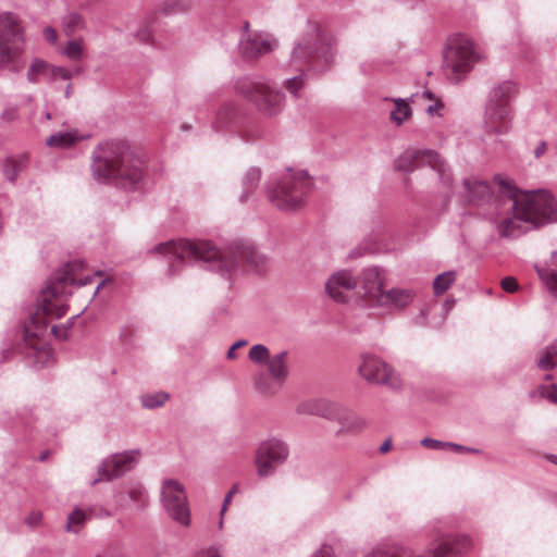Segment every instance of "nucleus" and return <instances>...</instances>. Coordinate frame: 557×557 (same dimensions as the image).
Here are the masks:
<instances>
[{
    "label": "nucleus",
    "instance_id": "nucleus-39",
    "mask_svg": "<svg viewBox=\"0 0 557 557\" xmlns=\"http://www.w3.org/2000/svg\"><path fill=\"white\" fill-rule=\"evenodd\" d=\"M128 496L138 508H144L148 502V495L141 484H134L128 490Z\"/></svg>",
    "mask_w": 557,
    "mask_h": 557
},
{
    "label": "nucleus",
    "instance_id": "nucleus-7",
    "mask_svg": "<svg viewBox=\"0 0 557 557\" xmlns=\"http://www.w3.org/2000/svg\"><path fill=\"white\" fill-rule=\"evenodd\" d=\"M24 28L17 15L0 13V70L20 72L24 67Z\"/></svg>",
    "mask_w": 557,
    "mask_h": 557
},
{
    "label": "nucleus",
    "instance_id": "nucleus-11",
    "mask_svg": "<svg viewBox=\"0 0 557 557\" xmlns=\"http://www.w3.org/2000/svg\"><path fill=\"white\" fill-rule=\"evenodd\" d=\"M471 548L472 541L467 535L442 534L421 552L408 546H399L398 557H458Z\"/></svg>",
    "mask_w": 557,
    "mask_h": 557
},
{
    "label": "nucleus",
    "instance_id": "nucleus-10",
    "mask_svg": "<svg viewBox=\"0 0 557 557\" xmlns=\"http://www.w3.org/2000/svg\"><path fill=\"white\" fill-rule=\"evenodd\" d=\"M235 90L250 100L263 115L274 116L283 109L284 95L267 82L243 77L236 81Z\"/></svg>",
    "mask_w": 557,
    "mask_h": 557
},
{
    "label": "nucleus",
    "instance_id": "nucleus-24",
    "mask_svg": "<svg viewBox=\"0 0 557 557\" xmlns=\"http://www.w3.org/2000/svg\"><path fill=\"white\" fill-rule=\"evenodd\" d=\"M536 271L547 289L557 298V252L552 253L545 265H537Z\"/></svg>",
    "mask_w": 557,
    "mask_h": 557
},
{
    "label": "nucleus",
    "instance_id": "nucleus-27",
    "mask_svg": "<svg viewBox=\"0 0 557 557\" xmlns=\"http://www.w3.org/2000/svg\"><path fill=\"white\" fill-rule=\"evenodd\" d=\"M536 364L541 370H552L557 367V341L540 351Z\"/></svg>",
    "mask_w": 557,
    "mask_h": 557
},
{
    "label": "nucleus",
    "instance_id": "nucleus-14",
    "mask_svg": "<svg viewBox=\"0 0 557 557\" xmlns=\"http://www.w3.org/2000/svg\"><path fill=\"white\" fill-rule=\"evenodd\" d=\"M139 454L138 449H133L111 455L99 465L98 478L91 481V485L124 475L137 465Z\"/></svg>",
    "mask_w": 557,
    "mask_h": 557
},
{
    "label": "nucleus",
    "instance_id": "nucleus-30",
    "mask_svg": "<svg viewBox=\"0 0 557 557\" xmlns=\"http://www.w3.org/2000/svg\"><path fill=\"white\" fill-rule=\"evenodd\" d=\"M393 102L395 103V109L391 111L389 119L399 126L411 115V108L407 100L403 98H395Z\"/></svg>",
    "mask_w": 557,
    "mask_h": 557
},
{
    "label": "nucleus",
    "instance_id": "nucleus-21",
    "mask_svg": "<svg viewBox=\"0 0 557 557\" xmlns=\"http://www.w3.org/2000/svg\"><path fill=\"white\" fill-rule=\"evenodd\" d=\"M264 364L267 366L268 374L278 384H284L289 374L288 352L283 350L270 356Z\"/></svg>",
    "mask_w": 557,
    "mask_h": 557
},
{
    "label": "nucleus",
    "instance_id": "nucleus-2",
    "mask_svg": "<svg viewBox=\"0 0 557 557\" xmlns=\"http://www.w3.org/2000/svg\"><path fill=\"white\" fill-rule=\"evenodd\" d=\"M153 250L172 260L169 267L171 274L180 272L185 260L209 263L212 270L227 273L244 263L250 270L261 272L268 263V258L248 242H236L220 250L209 240L180 239L161 243Z\"/></svg>",
    "mask_w": 557,
    "mask_h": 557
},
{
    "label": "nucleus",
    "instance_id": "nucleus-15",
    "mask_svg": "<svg viewBox=\"0 0 557 557\" xmlns=\"http://www.w3.org/2000/svg\"><path fill=\"white\" fill-rule=\"evenodd\" d=\"M358 370L360 375L370 383L387 385L393 388L399 386L394 371L376 356L364 355Z\"/></svg>",
    "mask_w": 557,
    "mask_h": 557
},
{
    "label": "nucleus",
    "instance_id": "nucleus-25",
    "mask_svg": "<svg viewBox=\"0 0 557 557\" xmlns=\"http://www.w3.org/2000/svg\"><path fill=\"white\" fill-rule=\"evenodd\" d=\"M235 115H236V108L233 103L227 102V103L223 104L219 109V111L212 122V128L215 132L223 131L227 125H230L233 122V120L235 119Z\"/></svg>",
    "mask_w": 557,
    "mask_h": 557
},
{
    "label": "nucleus",
    "instance_id": "nucleus-26",
    "mask_svg": "<svg viewBox=\"0 0 557 557\" xmlns=\"http://www.w3.org/2000/svg\"><path fill=\"white\" fill-rule=\"evenodd\" d=\"M26 164L27 158L25 156L5 159L2 169L4 177L14 183L18 174L26 168Z\"/></svg>",
    "mask_w": 557,
    "mask_h": 557
},
{
    "label": "nucleus",
    "instance_id": "nucleus-29",
    "mask_svg": "<svg viewBox=\"0 0 557 557\" xmlns=\"http://www.w3.org/2000/svg\"><path fill=\"white\" fill-rule=\"evenodd\" d=\"M429 166L437 173L442 186L447 189H450L454 183V177L449 166L446 164V162L442 159V157L438 153L437 160L435 162H431Z\"/></svg>",
    "mask_w": 557,
    "mask_h": 557
},
{
    "label": "nucleus",
    "instance_id": "nucleus-9",
    "mask_svg": "<svg viewBox=\"0 0 557 557\" xmlns=\"http://www.w3.org/2000/svg\"><path fill=\"white\" fill-rule=\"evenodd\" d=\"M312 181L305 171L288 172L269 189V199L282 211H295L305 203Z\"/></svg>",
    "mask_w": 557,
    "mask_h": 557
},
{
    "label": "nucleus",
    "instance_id": "nucleus-44",
    "mask_svg": "<svg viewBox=\"0 0 557 557\" xmlns=\"http://www.w3.org/2000/svg\"><path fill=\"white\" fill-rule=\"evenodd\" d=\"M421 445L426 448L442 450V449H447L448 442H442L438 440L425 437L421 441Z\"/></svg>",
    "mask_w": 557,
    "mask_h": 557
},
{
    "label": "nucleus",
    "instance_id": "nucleus-55",
    "mask_svg": "<svg viewBox=\"0 0 557 557\" xmlns=\"http://www.w3.org/2000/svg\"><path fill=\"white\" fill-rule=\"evenodd\" d=\"M447 449H451L453 451L456 453H465V450L468 449V447L448 442Z\"/></svg>",
    "mask_w": 557,
    "mask_h": 557
},
{
    "label": "nucleus",
    "instance_id": "nucleus-32",
    "mask_svg": "<svg viewBox=\"0 0 557 557\" xmlns=\"http://www.w3.org/2000/svg\"><path fill=\"white\" fill-rule=\"evenodd\" d=\"M170 395L168 393L157 392L143 395L140 397V400L143 407L147 409H156L162 407L168 401Z\"/></svg>",
    "mask_w": 557,
    "mask_h": 557
},
{
    "label": "nucleus",
    "instance_id": "nucleus-12",
    "mask_svg": "<svg viewBox=\"0 0 557 557\" xmlns=\"http://www.w3.org/2000/svg\"><path fill=\"white\" fill-rule=\"evenodd\" d=\"M289 457L288 444L277 436L261 441L257 447L255 465L257 474L261 478L273 475L276 469Z\"/></svg>",
    "mask_w": 557,
    "mask_h": 557
},
{
    "label": "nucleus",
    "instance_id": "nucleus-34",
    "mask_svg": "<svg viewBox=\"0 0 557 557\" xmlns=\"http://www.w3.org/2000/svg\"><path fill=\"white\" fill-rule=\"evenodd\" d=\"M456 273L454 271H447L437 275L433 282V289L435 295L444 294L455 282Z\"/></svg>",
    "mask_w": 557,
    "mask_h": 557
},
{
    "label": "nucleus",
    "instance_id": "nucleus-48",
    "mask_svg": "<svg viewBox=\"0 0 557 557\" xmlns=\"http://www.w3.org/2000/svg\"><path fill=\"white\" fill-rule=\"evenodd\" d=\"M311 557H335V554L330 545H322Z\"/></svg>",
    "mask_w": 557,
    "mask_h": 557
},
{
    "label": "nucleus",
    "instance_id": "nucleus-52",
    "mask_svg": "<svg viewBox=\"0 0 557 557\" xmlns=\"http://www.w3.org/2000/svg\"><path fill=\"white\" fill-rule=\"evenodd\" d=\"M17 117V110L15 108H8L2 113V119L7 122L14 121Z\"/></svg>",
    "mask_w": 557,
    "mask_h": 557
},
{
    "label": "nucleus",
    "instance_id": "nucleus-3",
    "mask_svg": "<svg viewBox=\"0 0 557 557\" xmlns=\"http://www.w3.org/2000/svg\"><path fill=\"white\" fill-rule=\"evenodd\" d=\"M76 263H69L49 278L47 286L40 292L36 311L25 323L26 345L40 354L48 355V351L39 348V339L46 333L50 320L60 319L65 314L67 296L71 294L70 287L85 286L92 281L90 276L76 278Z\"/></svg>",
    "mask_w": 557,
    "mask_h": 557
},
{
    "label": "nucleus",
    "instance_id": "nucleus-40",
    "mask_svg": "<svg viewBox=\"0 0 557 557\" xmlns=\"http://www.w3.org/2000/svg\"><path fill=\"white\" fill-rule=\"evenodd\" d=\"M86 519V512L79 508H75L67 517L66 530L76 532L78 527L82 525Z\"/></svg>",
    "mask_w": 557,
    "mask_h": 557
},
{
    "label": "nucleus",
    "instance_id": "nucleus-53",
    "mask_svg": "<svg viewBox=\"0 0 557 557\" xmlns=\"http://www.w3.org/2000/svg\"><path fill=\"white\" fill-rule=\"evenodd\" d=\"M246 345H247V341H245V339H239V341L235 342V343L230 347V349H228V351H227V358H228V359H233V358H235V356H236V355H235V348H240V347L246 346Z\"/></svg>",
    "mask_w": 557,
    "mask_h": 557
},
{
    "label": "nucleus",
    "instance_id": "nucleus-57",
    "mask_svg": "<svg viewBox=\"0 0 557 557\" xmlns=\"http://www.w3.org/2000/svg\"><path fill=\"white\" fill-rule=\"evenodd\" d=\"M392 447V441L388 438L386 440L380 447L381 453H387Z\"/></svg>",
    "mask_w": 557,
    "mask_h": 557
},
{
    "label": "nucleus",
    "instance_id": "nucleus-58",
    "mask_svg": "<svg viewBox=\"0 0 557 557\" xmlns=\"http://www.w3.org/2000/svg\"><path fill=\"white\" fill-rule=\"evenodd\" d=\"M545 149H546L545 143H541V145L534 151L535 157H537V158L541 157L544 153Z\"/></svg>",
    "mask_w": 557,
    "mask_h": 557
},
{
    "label": "nucleus",
    "instance_id": "nucleus-54",
    "mask_svg": "<svg viewBox=\"0 0 557 557\" xmlns=\"http://www.w3.org/2000/svg\"><path fill=\"white\" fill-rule=\"evenodd\" d=\"M137 37L144 41V42H148L151 38V33L150 30H148L147 28H143L138 32L137 34Z\"/></svg>",
    "mask_w": 557,
    "mask_h": 557
},
{
    "label": "nucleus",
    "instance_id": "nucleus-63",
    "mask_svg": "<svg viewBox=\"0 0 557 557\" xmlns=\"http://www.w3.org/2000/svg\"><path fill=\"white\" fill-rule=\"evenodd\" d=\"M479 450L475 448H469L465 450V453H478Z\"/></svg>",
    "mask_w": 557,
    "mask_h": 557
},
{
    "label": "nucleus",
    "instance_id": "nucleus-13",
    "mask_svg": "<svg viewBox=\"0 0 557 557\" xmlns=\"http://www.w3.org/2000/svg\"><path fill=\"white\" fill-rule=\"evenodd\" d=\"M161 503L175 522L188 527L190 524V509L187 494L182 483L174 479H166L161 487Z\"/></svg>",
    "mask_w": 557,
    "mask_h": 557
},
{
    "label": "nucleus",
    "instance_id": "nucleus-42",
    "mask_svg": "<svg viewBox=\"0 0 557 557\" xmlns=\"http://www.w3.org/2000/svg\"><path fill=\"white\" fill-rule=\"evenodd\" d=\"M48 74L53 78L70 79L72 72L69 69L62 66H50Z\"/></svg>",
    "mask_w": 557,
    "mask_h": 557
},
{
    "label": "nucleus",
    "instance_id": "nucleus-51",
    "mask_svg": "<svg viewBox=\"0 0 557 557\" xmlns=\"http://www.w3.org/2000/svg\"><path fill=\"white\" fill-rule=\"evenodd\" d=\"M44 37L45 39L50 42V44H55L57 42V39H58V35H57V32L53 27L51 26H47L45 29H44Z\"/></svg>",
    "mask_w": 557,
    "mask_h": 557
},
{
    "label": "nucleus",
    "instance_id": "nucleus-22",
    "mask_svg": "<svg viewBox=\"0 0 557 557\" xmlns=\"http://www.w3.org/2000/svg\"><path fill=\"white\" fill-rule=\"evenodd\" d=\"M304 410L326 419H342V407L326 399H315L304 405Z\"/></svg>",
    "mask_w": 557,
    "mask_h": 557
},
{
    "label": "nucleus",
    "instance_id": "nucleus-5",
    "mask_svg": "<svg viewBox=\"0 0 557 557\" xmlns=\"http://www.w3.org/2000/svg\"><path fill=\"white\" fill-rule=\"evenodd\" d=\"M90 171L98 183H114L123 188H133L143 178L144 163L126 143L104 141L91 153Z\"/></svg>",
    "mask_w": 557,
    "mask_h": 557
},
{
    "label": "nucleus",
    "instance_id": "nucleus-37",
    "mask_svg": "<svg viewBox=\"0 0 557 557\" xmlns=\"http://www.w3.org/2000/svg\"><path fill=\"white\" fill-rule=\"evenodd\" d=\"M270 356L269 348L263 344L253 345L248 354L249 360L256 364H264Z\"/></svg>",
    "mask_w": 557,
    "mask_h": 557
},
{
    "label": "nucleus",
    "instance_id": "nucleus-61",
    "mask_svg": "<svg viewBox=\"0 0 557 557\" xmlns=\"http://www.w3.org/2000/svg\"><path fill=\"white\" fill-rule=\"evenodd\" d=\"M547 460L557 466V455H548L546 456Z\"/></svg>",
    "mask_w": 557,
    "mask_h": 557
},
{
    "label": "nucleus",
    "instance_id": "nucleus-46",
    "mask_svg": "<svg viewBox=\"0 0 557 557\" xmlns=\"http://www.w3.org/2000/svg\"><path fill=\"white\" fill-rule=\"evenodd\" d=\"M42 519L40 511H32L26 518L25 523L32 528L39 525Z\"/></svg>",
    "mask_w": 557,
    "mask_h": 557
},
{
    "label": "nucleus",
    "instance_id": "nucleus-20",
    "mask_svg": "<svg viewBox=\"0 0 557 557\" xmlns=\"http://www.w3.org/2000/svg\"><path fill=\"white\" fill-rule=\"evenodd\" d=\"M414 293L407 288H391L384 289L373 308H381L385 310H398L406 308L412 302Z\"/></svg>",
    "mask_w": 557,
    "mask_h": 557
},
{
    "label": "nucleus",
    "instance_id": "nucleus-49",
    "mask_svg": "<svg viewBox=\"0 0 557 557\" xmlns=\"http://www.w3.org/2000/svg\"><path fill=\"white\" fill-rule=\"evenodd\" d=\"M188 4L181 2V1H174L173 3L169 4L168 8L164 10L165 13H176L188 9Z\"/></svg>",
    "mask_w": 557,
    "mask_h": 557
},
{
    "label": "nucleus",
    "instance_id": "nucleus-17",
    "mask_svg": "<svg viewBox=\"0 0 557 557\" xmlns=\"http://www.w3.org/2000/svg\"><path fill=\"white\" fill-rule=\"evenodd\" d=\"M276 40L269 34L248 33L242 35L239 50L245 58H257L274 49Z\"/></svg>",
    "mask_w": 557,
    "mask_h": 557
},
{
    "label": "nucleus",
    "instance_id": "nucleus-47",
    "mask_svg": "<svg viewBox=\"0 0 557 557\" xmlns=\"http://www.w3.org/2000/svg\"><path fill=\"white\" fill-rule=\"evenodd\" d=\"M502 287L508 293H513L518 289V283L513 277L508 276L502 281Z\"/></svg>",
    "mask_w": 557,
    "mask_h": 557
},
{
    "label": "nucleus",
    "instance_id": "nucleus-41",
    "mask_svg": "<svg viewBox=\"0 0 557 557\" xmlns=\"http://www.w3.org/2000/svg\"><path fill=\"white\" fill-rule=\"evenodd\" d=\"M399 546L381 545L373 548L363 557H398Z\"/></svg>",
    "mask_w": 557,
    "mask_h": 557
},
{
    "label": "nucleus",
    "instance_id": "nucleus-18",
    "mask_svg": "<svg viewBox=\"0 0 557 557\" xmlns=\"http://www.w3.org/2000/svg\"><path fill=\"white\" fill-rule=\"evenodd\" d=\"M357 286V281L348 270H339L333 273L325 284V289L336 302H346L349 293Z\"/></svg>",
    "mask_w": 557,
    "mask_h": 557
},
{
    "label": "nucleus",
    "instance_id": "nucleus-31",
    "mask_svg": "<svg viewBox=\"0 0 557 557\" xmlns=\"http://www.w3.org/2000/svg\"><path fill=\"white\" fill-rule=\"evenodd\" d=\"M342 428L347 431H359L364 426V421L355 413L342 408V419H336Z\"/></svg>",
    "mask_w": 557,
    "mask_h": 557
},
{
    "label": "nucleus",
    "instance_id": "nucleus-8",
    "mask_svg": "<svg viewBox=\"0 0 557 557\" xmlns=\"http://www.w3.org/2000/svg\"><path fill=\"white\" fill-rule=\"evenodd\" d=\"M480 59L474 42L467 36L456 35L448 39L443 52V71L451 83H459Z\"/></svg>",
    "mask_w": 557,
    "mask_h": 557
},
{
    "label": "nucleus",
    "instance_id": "nucleus-45",
    "mask_svg": "<svg viewBox=\"0 0 557 557\" xmlns=\"http://www.w3.org/2000/svg\"><path fill=\"white\" fill-rule=\"evenodd\" d=\"M197 557H222V546L212 545L202 549Z\"/></svg>",
    "mask_w": 557,
    "mask_h": 557
},
{
    "label": "nucleus",
    "instance_id": "nucleus-19",
    "mask_svg": "<svg viewBox=\"0 0 557 557\" xmlns=\"http://www.w3.org/2000/svg\"><path fill=\"white\" fill-rule=\"evenodd\" d=\"M437 160V152L431 149H408L395 160V169L403 172H412L420 166H429Z\"/></svg>",
    "mask_w": 557,
    "mask_h": 557
},
{
    "label": "nucleus",
    "instance_id": "nucleus-23",
    "mask_svg": "<svg viewBox=\"0 0 557 557\" xmlns=\"http://www.w3.org/2000/svg\"><path fill=\"white\" fill-rule=\"evenodd\" d=\"M87 137L79 134L77 129L70 128L51 134L46 138V145L50 148L67 149Z\"/></svg>",
    "mask_w": 557,
    "mask_h": 557
},
{
    "label": "nucleus",
    "instance_id": "nucleus-60",
    "mask_svg": "<svg viewBox=\"0 0 557 557\" xmlns=\"http://www.w3.org/2000/svg\"><path fill=\"white\" fill-rule=\"evenodd\" d=\"M104 283H106V281H101V282L97 285L96 289H95V290H94V293H92V297H95V296L99 293L100 288L104 285Z\"/></svg>",
    "mask_w": 557,
    "mask_h": 557
},
{
    "label": "nucleus",
    "instance_id": "nucleus-64",
    "mask_svg": "<svg viewBox=\"0 0 557 557\" xmlns=\"http://www.w3.org/2000/svg\"><path fill=\"white\" fill-rule=\"evenodd\" d=\"M45 119H46V120H50V119H51V115H50V113H49V112L45 113Z\"/></svg>",
    "mask_w": 557,
    "mask_h": 557
},
{
    "label": "nucleus",
    "instance_id": "nucleus-62",
    "mask_svg": "<svg viewBox=\"0 0 557 557\" xmlns=\"http://www.w3.org/2000/svg\"><path fill=\"white\" fill-rule=\"evenodd\" d=\"M48 455H49L48 451L41 453L40 456H39V460L40 461H45L48 458Z\"/></svg>",
    "mask_w": 557,
    "mask_h": 557
},
{
    "label": "nucleus",
    "instance_id": "nucleus-36",
    "mask_svg": "<svg viewBox=\"0 0 557 557\" xmlns=\"http://www.w3.org/2000/svg\"><path fill=\"white\" fill-rule=\"evenodd\" d=\"M62 53L73 61L81 60L84 54V41L82 39L67 41L62 49Z\"/></svg>",
    "mask_w": 557,
    "mask_h": 557
},
{
    "label": "nucleus",
    "instance_id": "nucleus-35",
    "mask_svg": "<svg viewBox=\"0 0 557 557\" xmlns=\"http://www.w3.org/2000/svg\"><path fill=\"white\" fill-rule=\"evenodd\" d=\"M62 26L66 35H72L84 27V20L81 14L71 12L63 17Z\"/></svg>",
    "mask_w": 557,
    "mask_h": 557
},
{
    "label": "nucleus",
    "instance_id": "nucleus-1",
    "mask_svg": "<svg viewBox=\"0 0 557 557\" xmlns=\"http://www.w3.org/2000/svg\"><path fill=\"white\" fill-rule=\"evenodd\" d=\"M494 181L498 185L497 191L484 181L466 178L463 198L494 225L500 238H516L530 228L557 222V203L549 193H519L499 175Z\"/></svg>",
    "mask_w": 557,
    "mask_h": 557
},
{
    "label": "nucleus",
    "instance_id": "nucleus-43",
    "mask_svg": "<svg viewBox=\"0 0 557 557\" xmlns=\"http://www.w3.org/2000/svg\"><path fill=\"white\" fill-rule=\"evenodd\" d=\"M540 394L542 397L557 405V386L555 384H552L550 386H541Z\"/></svg>",
    "mask_w": 557,
    "mask_h": 557
},
{
    "label": "nucleus",
    "instance_id": "nucleus-16",
    "mask_svg": "<svg viewBox=\"0 0 557 557\" xmlns=\"http://www.w3.org/2000/svg\"><path fill=\"white\" fill-rule=\"evenodd\" d=\"M362 297L368 307L373 308L384 292L385 272L379 267L362 270L359 276Z\"/></svg>",
    "mask_w": 557,
    "mask_h": 557
},
{
    "label": "nucleus",
    "instance_id": "nucleus-6",
    "mask_svg": "<svg viewBox=\"0 0 557 557\" xmlns=\"http://www.w3.org/2000/svg\"><path fill=\"white\" fill-rule=\"evenodd\" d=\"M515 95V84L506 81L494 87L488 95L484 112V129L486 139H493L495 145L504 146L498 139L511 129L510 100Z\"/></svg>",
    "mask_w": 557,
    "mask_h": 557
},
{
    "label": "nucleus",
    "instance_id": "nucleus-33",
    "mask_svg": "<svg viewBox=\"0 0 557 557\" xmlns=\"http://www.w3.org/2000/svg\"><path fill=\"white\" fill-rule=\"evenodd\" d=\"M261 172L259 169L251 168L244 176L245 193L240 196V200H246L248 195L252 193L260 181Z\"/></svg>",
    "mask_w": 557,
    "mask_h": 557
},
{
    "label": "nucleus",
    "instance_id": "nucleus-59",
    "mask_svg": "<svg viewBox=\"0 0 557 557\" xmlns=\"http://www.w3.org/2000/svg\"><path fill=\"white\" fill-rule=\"evenodd\" d=\"M438 109V106L437 104H431L428 107V113L429 114H433L436 110Z\"/></svg>",
    "mask_w": 557,
    "mask_h": 557
},
{
    "label": "nucleus",
    "instance_id": "nucleus-38",
    "mask_svg": "<svg viewBox=\"0 0 557 557\" xmlns=\"http://www.w3.org/2000/svg\"><path fill=\"white\" fill-rule=\"evenodd\" d=\"M50 65L40 60L36 59L34 60L27 71V79L29 83H36L38 81V76L46 74L49 72Z\"/></svg>",
    "mask_w": 557,
    "mask_h": 557
},
{
    "label": "nucleus",
    "instance_id": "nucleus-4",
    "mask_svg": "<svg viewBox=\"0 0 557 557\" xmlns=\"http://www.w3.org/2000/svg\"><path fill=\"white\" fill-rule=\"evenodd\" d=\"M336 54L334 36L324 30L317 22H308L304 35L296 41L290 54V63L300 74L286 81L285 87L293 96L305 86L306 67L314 71L329 69Z\"/></svg>",
    "mask_w": 557,
    "mask_h": 557
},
{
    "label": "nucleus",
    "instance_id": "nucleus-56",
    "mask_svg": "<svg viewBox=\"0 0 557 557\" xmlns=\"http://www.w3.org/2000/svg\"><path fill=\"white\" fill-rule=\"evenodd\" d=\"M51 332L59 338L65 339L66 338V331L60 330L57 325H53L51 327Z\"/></svg>",
    "mask_w": 557,
    "mask_h": 557
},
{
    "label": "nucleus",
    "instance_id": "nucleus-50",
    "mask_svg": "<svg viewBox=\"0 0 557 557\" xmlns=\"http://www.w3.org/2000/svg\"><path fill=\"white\" fill-rule=\"evenodd\" d=\"M238 492V487L237 485H234L228 492L227 494L225 495L224 497V500H223V504H222V508H221V513L224 515V512L227 510V506L228 504L231 503V499L233 498V496Z\"/></svg>",
    "mask_w": 557,
    "mask_h": 557
},
{
    "label": "nucleus",
    "instance_id": "nucleus-28",
    "mask_svg": "<svg viewBox=\"0 0 557 557\" xmlns=\"http://www.w3.org/2000/svg\"><path fill=\"white\" fill-rule=\"evenodd\" d=\"M283 384H278L277 382H275L271 376L270 374H267V373H258L256 376H255V387L256 389L263 394V395H267V396H273L277 391L278 388L282 386Z\"/></svg>",
    "mask_w": 557,
    "mask_h": 557
}]
</instances>
